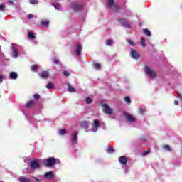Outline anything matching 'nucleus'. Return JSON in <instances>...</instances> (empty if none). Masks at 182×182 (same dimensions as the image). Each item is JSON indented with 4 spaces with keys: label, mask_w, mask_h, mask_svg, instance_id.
<instances>
[{
    "label": "nucleus",
    "mask_w": 182,
    "mask_h": 182,
    "mask_svg": "<svg viewBox=\"0 0 182 182\" xmlns=\"http://www.w3.org/2000/svg\"><path fill=\"white\" fill-rule=\"evenodd\" d=\"M139 112V114H143V113L146 112V108H140Z\"/></svg>",
    "instance_id": "obj_36"
},
{
    "label": "nucleus",
    "mask_w": 182,
    "mask_h": 182,
    "mask_svg": "<svg viewBox=\"0 0 182 182\" xmlns=\"http://www.w3.org/2000/svg\"><path fill=\"white\" fill-rule=\"evenodd\" d=\"M36 69H38V65H33V66H31L32 72H36Z\"/></svg>",
    "instance_id": "obj_32"
},
{
    "label": "nucleus",
    "mask_w": 182,
    "mask_h": 182,
    "mask_svg": "<svg viewBox=\"0 0 182 182\" xmlns=\"http://www.w3.org/2000/svg\"><path fill=\"white\" fill-rule=\"evenodd\" d=\"M7 2L9 4V5H14V1L12 0H9Z\"/></svg>",
    "instance_id": "obj_44"
},
{
    "label": "nucleus",
    "mask_w": 182,
    "mask_h": 182,
    "mask_svg": "<svg viewBox=\"0 0 182 182\" xmlns=\"http://www.w3.org/2000/svg\"><path fill=\"white\" fill-rule=\"evenodd\" d=\"M30 4H32L33 5H37L38 0H29Z\"/></svg>",
    "instance_id": "obj_34"
},
{
    "label": "nucleus",
    "mask_w": 182,
    "mask_h": 182,
    "mask_svg": "<svg viewBox=\"0 0 182 182\" xmlns=\"http://www.w3.org/2000/svg\"><path fill=\"white\" fill-rule=\"evenodd\" d=\"M28 19H32L33 18V15L28 14Z\"/></svg>",
    "instance_id": "obj_45"
},
{
    "label": "nucleus",
    "mask_w": 182,
    "mask_h": 182,
    "mask_svg": "<svg viewBox=\"0 0 182 182\" xmlns=\"http://www.w3.org/2000/svg\"><path fill=\"white\" fill-rule=\"evenodd\" d=\"M107 153H113V151H114V149H113V147H109L106 150Z\"/></svg>",
    "instance_id": "obj_33"
},
{
    "label": "nucleus",
    "mask_w": 182,
    "mask_h": 182,
    "mask_svg": "<svg viewBox=\"0 0 182 182\" xmlns=\"http://www.w3.org/2000/svg\"><path fill=\"white\" fill-rule=\"evenodd\" d=\"M53 177V172L52 171L46 173L44 175V178H47V180H50Z\"/></svg>",
    "instance_id": "obj_14"
},
{
    "label": "nucleus",
    "mask_w": 182,
    "mask_h": 182,
    "mask_svg": "<svg viewBox=\"0 0 182 182\" xmlns=\"http://www.w3.org/2000/svg\"><path fill=\"white\" fill-rule=\"evenodd\" d=\"M102 110L105 114H108V116H112L113 114V111L112 110V108L109 107L107 104L102 105Z\"/></svg>",
    "instance_id": "obj_3"
},
{
    "label": "nucleus",
    "mask_w": 182,
    "mask_h": 182,
    "mask_svg": "<svg viewBox=\"0 0 182 182\" xmlns=\"http://www.w3.org/2000/svg\"><path fill=\"white\" fill-rule=\"evenodd\" d=\"M93 102V100L91 99V98H86L85 99V102L87 104V105H90V103H92Z\"/></svg>",
    "instance_id": "obj_29"
},
{
    "label": "nucleus",
    "mask_w": 182,
    "mask_h": 182,
    "mask_svg": "<svg viewBox=\"0 0 182 182\" xmlns=\"http://www.w3.org/2000/svg\"><path fill=\"white\" fill-rule=\"evenodd\" d=\"M41 24L42 26H47V25H49V21L43 20L41 21Z\"/></svg>",
    "instance_id": "obj_25"
},
{
    "label": "nucleus",
    "mask_w": 182,
    "mask_h": 182,
    "mask_svg": "<svg viewBox=\"0 0 182 182\" xmlns=\"http://www.w3.org/2000/svg\"><path fill=\"white\" fill-rule=\"evenodd\" d=\"M130 56L132 58V59H139L140 58V54H139V52L134 49H131L130 52Z\"/></svg>",
    "instance_id": "obj_7"
},
{
    "label": "nucleus",
    "mask_w": 182,
    "mask_h": 182,
    "mask_svg": "<svg viewBox=\"0 0 182 182\" xmlns=\"http://www.w3.org/2000/svg\"><path fill=\"white\" fill-rule=\"evenodd\" d=\"M9 77L13 80H16V79H18V73L16 72H11L9 73Z\"/></svg>",
    "instance_id": "obj_15"
},
{
    "label": "nucleus",
    "mask_w": 182,
    "mask_h": 182,
    "mask_svg": "<svg viewBox=\"0 0 182 182\" xmlns=\"http://www.w3.org/2000/svg\"><path fill=\"white\" fill-rule=\"evenodd\" d=\"M94 67L96 68V69H100V63H95L94 65Z\"/></svg>",
    "instance_id": "obj_40"
},
{
    "label": "nucleus",
    "mask_w": 182,
    "mask_h": 182,
    "mask_svg": "<svg viewBox=\"0 0 182 182\" xmlns=\"http://www.w3.org/2000/svg\"><path fill=\"white\" fill-rule=\"evenodd\" d=\"M174 105H176V106H178V100H175L174 101Z\"/></svg>",
    "instance_id": "obj_47"
},
{
    "label": "nucleus",
    "mask_w": 182,
    "mask_h": 182,
    "mask_svg": "<svg viewBox=\"0 0 182 182\" xmlns=\"http://www.w3.org/2000/svg\"><path fill=\"white\" fill-rule=\"evenodd\" d=\"M108 8H111L113 11H117V5L114 4L113 0H107Z\"/></svg>",
    "instance_id": "obj_4"
},
{
    "label": "nucleus",
    "mask_w": 182,
    "mask_h": 182,
    "mask_svg": "<svg viewBox=\"0 0 182 182\" xmlns=\"http://www.w3.org/2000/svg\"><path fill=\"white\" fill-rule=\"evenodd\" d=\"M144 72L147 76L151 77V79H154V77H156V73L150 67L146 66Z\"/></svg>",
    "instance_id": "obj_2"
},
{
    "label": "nucleus",
    "mask_w": 182,
    "mask_h": 182,
    "mask_svg": "<svg viewBox=\"0 0 182 182\" xmlns=\"http://www.w3.org/2000/svg\"><path fill=\"white\" fill-rule=\"evenodd\" d=\"M71 8L75 12H80L83 9V6L74 3L72 4Z\"/></svg>",
    "instance_id": "obj_5"
},
{
    "label": "nucleus",
    "mask_w": 182,
    "mask_h": 182,
    "mask_svg": "<svg viewBox=\"0 0 182 182\" xmlns=\"http://www.w3.org/2000/svg\"><path fill=\"white\" fill-rule=\"evenodd\" d=\"M54 85H53V83H52V82H48V84H47V85H46V88L47 89H53V87H54Z\"/></svg>",
    "instance_id": "obj_27"
},
{
    "label": "nucleus",
    "mask_w": 182,
    "mask_h": 182,
    "mask_svg": "<svg viewBox=\"0 0 182 182\" xmlns=\"http://www.w3.org/2000/svg\"><path fill=\"white\" fill-rule=\"evenodd\" d=\"M119 161L121 163V164H126V163H127V159H126V156H122L119 157Z\"/></svg>",
    "instance_id": "obj_17"
},
{
    "label": "nucleus",
    "mask_w": 182,
    "mask_h": 182,
    "mask_svg": "<svg viewBox=\"0 0 182 182\" xmlns=\"http://www.w3.org/2000/svg\"><path fill=\"white\" fill-rule=\"evenodd\" d=\"M35 104V102L33 100L29 101L26 104V107H32L33 105Z\"/></svg>",
    "instance_id": "obj_20"
},
{
    "label": "nucleus",
    "mask_w": 182,
    "mask_h": 182,
    "mask_svg": "<svg viewBox=\"0 0 182 182\" xmlns=\"http://www.w3.org/2000/svg\"><path fill=\"white\" fill-rule=\"evenodd\" d=\"M5 8H6V6H5L4 4H0V11H4V9Z\"/></svg>",
    "instance_id": "obj_35"
},
{
    "label": "nucleus",
    "mask_w": 182,
    "mask_h": 182,
    "mask_svg": "<svg viewBox=\"0 0 182 182\" xmlns=\"http://www.w3.org/2000/svg\"><path fill=\"white\" fill-rule=\"evenodd\" d=\"M41 79H48L49 77V71H43L38 74Z\"/></svg>",
    "instance_id": "obj_12"
},
{
    "label": "nucleus",
    "mask_w": 182,
    "mask_h": 182,
    "mask_svg": "<svg viewBox=\"0 0 182 182\" xmlns=\"http://www.w3.org/2000/svg\"><path fill=\"white\" fill-rule=\"evenodd\" d=\"M124 101L126 102V103H130V102H131L130 97H126L124 98Z\"/></svg>",
    "instance_id": "obj_38"
},
{
    "label": "nucleus",
    "mask_w": 182,
    "mask_h": 182,
    "mask_svg": "<svg viewBox=\"0 0 182 182\" xmlns=\"http://www.w3.org/2000/svg\"><path fill=\"white\" fill-rule=\"evenodd\" d=\"M29 39H35V34L33 33H28Z\"/></svg>",
    "instance_id": "obj_31"
},
{
    "label": "nucleus",
    "mask_w": 182,
    "mask_h": 182,
    "mask_svg": "<svg viewBox=\"0 0 182 182\" xmlns=\"http://www.w3.org/2000/svg\"><path fill=\"white\" fill-rule=\"evenodd\" d=\"M128 43L131 45V46H134V42L132 40H128Z\"/></svg>",
    "instance_id": "obj_39"
},
{
    "label": "nucleus",
    "mask_w": 182,
    "mask_h": 182,
    "mask_svg": "<svg viewBox=\"0 0 182 182\" xmlns=\"http://www.w3.org/2000/svg\"><path fill=\"white\" fill-rule=\"evenodd\" d=\"M12 46V57L13 58H18V49H16L15 47H14V44H11Z\"/></svg>",
    "instance_id": "obj_16"
},
{
    "label": "nucleus",
    "mask_w": 182,
    "mask_h": 182,
    "mask_svg": "<svg viewBox=\"0 0 182 182\" xmlns=\"http://www.w3.org/2000/svg\"><path fill=\"white\" fill-rule=\"evenodd\" d=\"M99 126H100V122H99V121L97 120H94L93 121V124H92V130L95 133H96V132H97L98 129H99Z\"/></svg>",
    "instance_id": "obj_9"
},
{
    "label": "nucleus",
    "mask_w": 182,
    "mask_h": 182,
    "mask_svg": "<svg viewBox=\"0 0 182 182\" xmlns=\"http://www.w3.org/2000/svg\"><path fill=\"white\" fill-rule=\"evenodd\" d=\"M4 77L2 75H0V82H3Z\"/></svg>",
    "instance_id": "obj_48"
},
{
    "label": "nucleus",
    "mask_w": 182,
    "mask_h": 182,
    "mask_svg": "<svg viewBox=\"0 0 182 182\" xmlns=\"http://www.w3.org/2000/svg\"><path fill=\"white\" fill-rule=\"evenodd\" d=\"M150 152V149H147L146 151H144L143 152V156H147V154H149V153Z\"/></svg>",
    "instance_id": "obj_37"
},
{
    "label": "nucleus",
    "mask_w": 182,
    "mask_h": 182,
    "mask_svg": "<svg viewBox=\"0 0 182 182\" xmlns=\"http://www.w3.org/2000/svg\"><path fill=\"white\" fill-rule=\"evenodd\" d=\"M41 167V164L39 163V160L34 159L31 163V168H33V170H35L36 168H39Z\"/></svg>",
    "instance_id": "obj_6"
},
{
    "label": "nucleus",
    "mask_w": 182,
    "mask_h": 182,
    "mask_svg": "<svg viewBox=\"0 0 182 182\" xmlns=\"http://www.w3.org/2000/svg\"><path fill=\"white\" fill-rule=\"evenodd\" d=\"M76 50H75V53L77 56H80L81 53H82V49H83V48L82 47V46L79 43H77L75 46Z\"/></svg>",
    "instance_id": "obj_11"
},
{
    "label": "nucleus",
    "mask_w": 182,
    "mask_h": 182,
    "mask_svg": "<svg viewBox=\"0 0 182 182\" xmlns=\"http://www.w3.org/2000/svg\"><path fill=\"white\" fill-rule=\"evenodd\" d=\"M143 32L146 35V36H151V32H150L149 29H144Z\"/></svg>",
    "instance_id": "obj_22"
},
{
    "label": "nucleus",
    "mask_w": 182,
    "mask_h": 182,
    "mask_svg": "<svg viewBox=\"0 0 182 182\" xmlns=\"http://www.w3.org/2000/svg\"><path fill=\"white\" fill-rule=\"evenodd\" d=\"M39 97H40V96H39L38 94H35V95H34V99L38 100V99H39Z\"/></svg>",
    "instance_id": "obj_43"
},
{
    "label": "nucleus",
    "mask_w": 182,
    "mask_h": 182,
    "mask_svg": "<svg viewBox=\"0 0 182 182\" xmlns=\"http://www.w3.org/2000/svg\"><path fill=\"white\" fill-rule=\"evenodd\" d=\"M53 6H54V8H55V9H57L58 11L60 9V4H59L58 3H53Z\"/></svg>",
    "instance_id": "obj_24"
},
{
    "label": "nucleus",
    "mask_w": 182,
    "mask_h": 182,
    "mask_svg": "<svg viewBox=\"0 0 182 182\" xmlns=\"http://www.w3.org/2000/svg\"><path fill=\"white\" fill-rule=\"evenodd\" d=\"M119 22H120V23H122V25H123V26H124L125 28H130V24H129V22H127V21H126L125 19H119Z\"/></svg>",
    "instance_id": "obj_13"
},
{
    "label": "nucleus",
    "mask_w": 182,
    "mask_h": 182,
    "mask_svg": "<svg viewBox=\"0 0 182 182\" xmlns=\"http://www.w3.org/2000/svg\"><path fill=\"white\" fill-rule=\"evenodd\" d=\"M68 92H71L72 93L76 92V89L73 87L70 84L68 85V88H67Z\"/></svg>",
    "instance_id": "obj_18"
},
{
    "label": "nucleus",
    "mask_w": 182,
    "mask_h": 182,
    "mask_svg": "<svg viewBox=\"0 0 182 182\" xmlns=\"http://www.w3.org/2000/svg\"><path fill=\"white\" fill-rule=\"evenodd\" d=\"M77 132H74L73 133V136L71 139L72 144H77Z\"/></svg>",
    "instance_id": "obj_10"
},
{
    "label": "nucleus",
    "mask_w": 182,
    "mask_h": 182,
    "mask_svg": "<svg viewBox=\"0 0 182 182\" xmlns=\"http://www.w3.org/2000/svg\"><path fill=\"white\" fill-rule=\"evenodd\" d=\"M178 97L181 100H182V95H181V94H178Z\"/></svg>",
    "instance_id": "obj_46"
},
{
    "label": "nucleus",
    "mask_w": 182,
    "mask_h": 182,
    "mask_svg": "<svg viewBox=\"0 0 182 182\" xmlns=\"http://www.w3.org/2000/svg\"><path fill=\"white\" fill-rule=\"evenodd\" d=\"M56 164H60V161L53 157H49L43 161V164H44L46 167H53Z\"/></svg>",
    "instance_id": "obj_1"
},
{
    "label": "nucleus",
    "mask_w": 182,
    "mask_h": 182,
    "mask_svg": "<svg viewBox=\"0 0 182 182\" xmlns=\"http://www.w3.org/2000/svg\"><path fill=\"white\" fill-rule=\"evenodd\" d=\"M124 117L126 118V119L130 123H133V122H136V118L134 117H133V115L127 113V112H124Z\"/></svg>",
    "instance_id": "obj_8"
},
{
    "label": "nucleus",
    "mask_w": 182,
    "mask_h": 182,
    "mask_svg": "<svg viewBox=\"0 0 182 182\" xmlns=\"http://www.w3.org/2000/svg\"><path fill=\"white\" fill-rule=\"evenodd\" d=\"M164 150H166V151H170L171 150V148H170V146L165 145L163 146Z\"/></svg>",
    "instance_id": "obj_30"
},
{
    "label": "nucleus",
    "mask_w": 182,
    "mask_h": 182,
    "mask_svg": "<svg viewBox=\"0 0 182 182\" xmlns=\"http://www.w3.org/2000/svg\"><path fill=\"white\" fill-rule=\"evenodd\" d=\"M53 63H55L56 65H58L59 63V60L56 58H53Z\"/></svg>",
    "instance_id": "obj_41"
},
{
    "label": "nucleus",
    "mask_w": 182,
    "mask_h": 182,
    "mask_svg": "<svg viewBox=\"0 0 182 182\" xmlns=\"http://www.w3.org/2000/svg\"><path fill=\"white\" fill-rule=\"evenodd\" d=\"M36 181H41L38 178H35Z\"/></svg>",
    "instance_id": "obj_49"
},
{
    "label": "nucleus",
    "mask_w": 182,
    "mask_h": 182,
    "mask_svg": "<svg viewBox=\"0 0 182 182\" xmlns=\"http://www.w3.org/2000/svg\"><path fill=\"white\" fill-rule=\"evenodd\" d=\"M141 45L143 48L146 47V40L144 38H141Z\"/></svg>",
    "instance_id": "obj_28"
},
{
    "label": "nucleus",
    "mask_w": 182,
    "mask_h": 182,
    "mask_svg": "<svg viewBox=\"0 0 182 182\" xmlns=\"http://www.w3.org/2000/svg\"><path fill=\"white\" fill-rule=\"evenodd\" d=\"M63 75L65 76H70V73L68 71H64Z\"/></svg>",
    "instance_id": "obj_42"
},
{
    "label": "nucleus",
    "mask_w": 182,
    "mask_h": 182,
    "mask_svg": "<svg viewBox=\"0 0 182 182\" xmlns=\"http://www.w3.org/2000/svg\"><path fill=\"white\" fill-rule=\"evenodd\" d=\"M81 127H82L83 129H88L89 124H87V122H81Z\"/></svg>",
    "instance_id": "obj_21"
},
{
    "label": "nucleus",
    "mask_w": 182,
    "mask_h": 182,
    "mask_svg": "<svg viewBox=\"0 0 182 182\" xmlns=\"http://www.w3.org/2000/svg\"><path fill=\"white\" fill-rule=\"evenodd\" d=\"M18 180L20 182H32V181H31V179H29L26 177H23V176L20 177L18 178Z\"/></svg>",
    "instance_id": "obj_19"
},
{
    "label": "nucleus",
    "mask_w": 182,
    "mask_h": 182,
    "mask_svg": "<svg viewBox=\"0 0 182 182\" xmlns=\"http://www.w3.org/2000/svg\"><path fill=\"white\" fill-rule=\"evenodd\" d=\"M113 43H114V41L113 40H107L106 41V44L107 45V46H112Z\"/></svg>",
    "instance_id": "obj_26"
},
{
    "label": "nucleus",
    "mask_w": 182,
    "mask_h": 182,
    "mask_svg": "<svg viewBox=\"0 0 182 182\" xmlns=\"http://www.w3.org/2000/svg\"><path fill=\"white\" fill-rule=\"evenodd\" d=\"M66 133H67L66 129L58 130V134H60V136H63V135L66 134Z\"/></svg>",
    "instance_id": "obj_23"
}]
</instances>
